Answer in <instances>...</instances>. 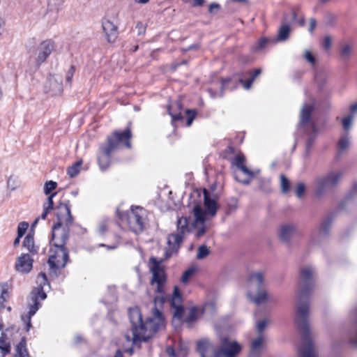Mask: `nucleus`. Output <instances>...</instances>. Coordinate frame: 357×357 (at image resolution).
Masks as SVG:
<instances>
[{"label":"nucleus","instance_id":"19","mask_svg":"<svg viewBox=\"0 0 357 357\" xmlns=\"http://www.w3.org/2000/svg\"><path fill=\"white\" fill-rule=\"evenodd\" d=\"M332 220L330 218L324 219L319 227L312 231L310 235L311 243H319V241L326 238L328 234L331 226Z\"/></svg>","mask_w":357,"mask_h":357},{"label":"nucleus","instance_id":"42","mask_svg":"<svg viewBox=\"0 0 357 357\" xmlns=\"http://www.w3.org/2000/svg\"><path fill=\"white\" fill-rule=\"evenodd\" d=\"M354 117L352 114H349L342 120V126L345 130H349L351 128Z\"/></svg>","mask_w":357,"mask_h":357},{"label":"nucleus","instance_id":"6","mask_svg":"<svg viewBox=\"0 0 357 357\" xmlns=\"http://www.w3.org/2000/svg\"><path fill=\"white\" fill-rule=\"evenodd\" d=\"M247 285V296L252 303L259 305L267 301L268 296L264 287V276L261 272L250 273Z\"/></svg>","mask_w":357,"mask_h":357},{"label":"nucleus","instance_id":"18","mask_svg":"<svg viewBox=\"0 0 357 357\" xmlns=\"http://www.w3.org/2000/svg\"><path fill=\"white\" fill-rule=\"evenodd\" d=\"M182 298L179 289L177 287H174V292L170 300L171 306L174 308L173 322L178 321L180 323L184 309L181 305Z\"/></svg>","mask_w":357,"mask_h":357},{"label":"nucleus","instance_id":"45","mask_svg":"<svg viewBox=\"0 0 357 357\" xmlns=\"http://www.w3.org/2000/svg\"><path fill=\"white\" fill-rule=\"evenodd\" d=\"M29 227V224L26 222H21L19 223L17 227V236L19 237H22L25 234L27 228Z\"/></svg>","mask_w":357,"mask_h":357},{"label":"nucleus","instance_id":"25","mask_svg":"<svg viewBox=\"0 0 357 357\" xmlns=\"http://www.w3.org/2000/svg\"><path fill=\"white\" fill-rule=\"evenodd\" d=\"M354 52V45L348 42H342L340 45V58L342 62H348Z\"/></svg>","mask_w":357,"mask_h":357},{"label":"nucleus","instance_id":"54","mask_svg":"<svg viewBox=\"0 0 357 357\" xmlns=\"http://www.w3.org/2000/svg\"><path fill=\"white\" fill-rule=\"evenodd\" d=\"M220 8V6L217 3H212L208 8L210 13H217Z\"/></svg>","mask_w":357,"mask_h":357},{"label":"nucleus","instance_id":"30","mask_svg":"<svg viewBox=\"0 0 357 357\" xmlns=\"http://www.w3.org/2000/svg\"><path fill=\"white\" fill-rule=\"evenodd\" d=\"M13 357H30L26 348V341L23 337L15 347Z\"/></svg>","mask_w":357,"mask_h":357},{"label":"nucleus","instance_id":"55","mask_svg":"<svg viewBox=\"0 0 357 357\" xmlns=\"http://www.w3.org/2000/svg\"><path fill=\"white\" fill-rule=\"evenodd\" d=\"M136 29L138 31V35H143L145 33L146 31V26L142 22H138L136 25Z\"/></svg>","mask_w":357,"mask_h":357},{"label":"nucleus","instance_id":"12","mask_svg":"<svg viewBox=\"0 0 357 357\" xmlns=\"http://www.w3.org/2000/svg\"><path fill=\"white\" fill-rule=\"evenodd\" d=\"M50 252L48 264L50 269L56 273L57 270L66 266L68 259V251L65 246H61L54 247L50 250Z\"/></svg>","mask_w":357,"mask_h":357},{"label":"nucleus","instance_id":"50","mask_svg":"<svg viewBox=\"0 0 357 357\" xmlns=\"http://www.w3.org/2000/svg\"><path fill=\"white\" fill-rule=\"evenodd\" d=\"M75 71V67L73 66H71L70 67L69 70H68V72L66 73V81L67 83H68V84L71 83L72 78L74 75Z\"/></svg>","mask_w":357,"mask_h":357},{"label":"nucleus","instance_id":"5","mask_svg":"<svg viewBox=\"0 0 357 357\" xmlns=\"http://www.w3.org/2000/svg\"><path fill=\"white\" fill-rule=\"evenodd\" d=\"M38 287L34 288L31 292V299L32 303L29 305L27 314L22 315V319L26 323V331H29L31 328V318L33 316L40 307V301H43L47 296L45 291L50 289V284L47 282L45 273H40L36 280Z\"/></svg>","mask_w":357,"mask_h":357},{"label":"nucleus","instance_id":"13","mask_svg":"<svg viewBox=\"0 0 357 357\" xmlns=\"http://www.w3.org/2000/svg\"><path fill=\"white\" fill-rule=\"evenodd\" d=\"M314 109V105L312 103H305L301 109L300 112V122L298 127L301 128L307 124H310L311 129L314 134L316 133L317 129L313 123L311 122V114ZM315 135H310L306 142V149H309L313 144Z\"/></svg>","mask_w":357,"mask_h":357},{"label":"nucleus","instance_id":"9","mask_svg":"<svg viewBox=\"0 0 357 357\" xmlns=\"http://www.w3.org/2000/svg\"><path fill=\"white\" fill-rule=\"evenodd\" d=\"M344 172L342 170L337 169L331 171L326 174L318 177L314 181L316 194L321 196L326 192L336 187L341 181Z\"/></svg>","mask_w":357,"mask_h":357},{"label":"nucleus","instance_id":"56","mask_svg":"<svg viewBox=\"0 0 357 357\" xmlns=\"http://www.w3.org/2000/svg\"><path fill=\"white\" fill-rule=\"evenodd\" d=\"M316 26H317L316 20L314 18H310L308 31L310 33H312L314 29H315Z\"/></svg>","mask_w":357,"mask_h":357},{"label":"nucleus","instance_id":"39","mask_svg":"<svg viewBox=\"0 0 357 357\" xmlns=\"http://www.w3.org/2000/svg\"><path fill=\"white\" fill-rule=\"evenodd\" d=\"M57 186V183L53 181H47L44 185V193L46 195L50 196L52 193V191L54 190Z\"/></svg>","mask_w":357,"mask_h":357},{"label":"nucleus","instance_id":"27","mask_svg":"<svg viewBox=\"0 0 357 357\" xmlns=\"http://www.w3.org/2000/svg\"><path fill=\"white\" fill-rule=\"evenodd\" d=\"M0 350L1 354L0 357H4L6 354L10 351V344L8 341L6 335L4 333L2 325L0 323Z\"/></svg>","mask_w":357,"mask_h":357},{"label":"nucleus","instance_id":"23","mask_svg":"<svg viewBox=\"0 0 357 357\" xmlns=\"http://www.w3.org/2000/svg\"><path fill=\"white\" fill-rule=\"evenodd\" d=\"M46 88L49 89L52 95H59L63 91L62 81L56 75H50L48 77Z\"/></svg>","mask_w":357,"mask_h":357},{"label":"nucleus","instance_id":"63","mask_svg":"<svg viewBox=\"0 0 357 357\" xmlns=\"http://www.w3.org/2000/svg\"><path fill=\"white\" fill-rule=\"evenodd\" d=\"M75 342H76V343H79V342H82V336H81V335H75Z\"/></svg>","mask_w":357,"mask_h":357},{"label":"nucleus","instance_id":"10","mask_svg":"<svg viewBox=\"0 0 357 357\" xmlns=\"http://www.w3.org/2000/svg\"><path fill=\"white\" fill-rule=\"evenodd\" d=\"M146 211L139 206H132L131 211L128 215L129 228L135 234L141 233L146 225Z\"/></svg>","mask_w":357,"mask_h":357},{"label":"nucleus","instance_id":"17","mask_svg":"<svg viewBox=\"0 0 357 357\" xmlns=\"http://www.w3.org/2000/svg\"><path fill=\"white\" fill-rule=\"evenodd\" d=\"M55 214L57 218V222L66 226H71L73 218L70 213V205L69 202L60 203L55 208Z\"/></svg>","mask_w":357,"mask_h":357},{"label":"nucleus","instance_id":"61","mask_svg":"<svg viewBox=\"0 0 357 357\" xmlns=\"http://www.w3.org/2000/svg\"><path fill=\"white\" fill-rule=\"evenodd\" d=\"M229 82H230V79H225L222 80L221 87L222 89L227 87V84Z\"/></svg>","mask_w":357,"mask_h":357},{"label":"nucleus","instance_id":"32","mask_svg":"<svg viewBox=\"0 0 357 357\" xmlns=\"http://www.w3.org/2000/svg\"><path fill=\"white\" fill-rule=\"evenodd\" d=\"M353 313L354 314L356 320L349 333V339L351 344L357 347V307L353 310Z\"/></svg>","mask_w":357,"mask_h":357},{"label":"nucleus","instance_id":"35","mask_svg":"<svg viewBox=\"0 0 357 357\" xmlns=\"http://www.w3.org/2000/svg\"><path fill=\"white\" fill-rule=\"evenodd\" d=\"M261 69H255L253 74H250V78L245 82L242 79H240V82L243 84L244 89H249L254 82L255 79L261 74Z\"/></svg>","mask_w":357,"mask_h":357},{"label":"nucleus","instance_id":"49","mask_svg":"<svg viewBox=\"0 0 357 357\" xmlns=\"http://www.w3.org/2000/svg\"><path fill=\"white\" fill-rule=\"evenodd\" d=\"M107 226H108V221L105 220H102L98 226V231L100 235H104L107 230Z\"/></svg>","mask_w":357,"mask_h":357},{"label":"nucleus","instance_id":"20","mask_svg":"<svg viewBox=\"0 0 357 357\" xmlns=\"http://www.w3.org/2000/svg\"><path fill=\"white\" fill-rule=\"evenodd\" d=\"M33 259L29 254H22L17 258L15 263V269L20 273H27L33 267Z\"/></svg>","mask_w":357,"mask_h":357},{"label":"nucleus","instance_id":"14","mask_svg":"<svg viewBox=\"0 0 357 357\" xmlns=\"http://www.w3.org/2000/svg\"><path fill=\"white\" fill-rule=\"evenodd\" d=\"M70 227L56 223L52 227V241L54 247L65 246L69 238Z\"/></svg>","mask_w":357,"mask_h":357},{"label":"nucleus","instance_id":"3","mask_svg":"<svg viewBox=\"0 0 357 357\" xmlns=\"http://www.w3.org/2000/svg\"><path fill=\"white\" fill-rule=\"evenodd\" d=\"M219 340L218 349L214 348L207 339L199 340L197 350L201 357H236L241 352V344L228 335H220Z\"/></svg>","mask_w":357,"mask_h":357},{"label":"nucleus","instance_id":"37","mask_svg":"<svg viewBox=\"0 0 357 357\" xmlns=\"http://www.w3.org/2000/svg\"><path fill=\"white\" fill-rule=\"evenodd\" d=\"M280 178L282 192L286 194L290 190V181L284 174H281Z\"/></svg>","mask_w":357,"mask_h":357},{"label":"nucleus","instance_id":"28","mask_svg":"<svg viewBox=\"0 0 357 357\" xmlns=\"http://www.w3.org/2000/svg\"><path fill=\"white\" fill-rule=\"evenodd\" d=\"M266 337L265 335H258V337L251 342V354L254 355L259 353L263 348L266 342Z\"/></svg>","mask_w":357,"mask_h":357},{"label":"nucleus","instance_id":"7","mask_svg":"<svg viewBox=\"0 0 357 357\" xmlns=\"http://www.w3.org/2000/svg\"><path fill=\"white\" fill-rule=\"evenodd\" d=\"M190 219V218L184 216L178 218L176 232L169 234L167 238V257H170L173 254L178 251L183 238L191 231L193 227L192 222H189Z\"/></svg>","mask_w":357,"mask_h":357},{"label":"nucleus","instance_id":"24","mask_svg":"<svg viewBox=\"0 0 357 357\" xmlns=\"http://www.w3.org/2000/svg\"><path fill=\"white\" fill-rule=\"evenodd\" d=\"M182 107V103L180 100L171 102L167 106L168 114L171 116L173 121H179L183 119L181 114Z\"/></svg>","mask_w":357,"mask_h":357},{"label":"nucleus","instance_id":"59","mask_svg":"<svg viewBox=\"0 0 357 357\" xmlns=\"http://www.w3.org/2000/svg\"><path fill=\"white\" fill-rule=\"evenodd\" d=\"M335 17H334L331 15H328L327 20H326L327 25H329V26L333 25V21L335 20Z\"/></svg>","mask_w":357,"mask_h":357},{"label":"nucleus","instance_id":"46","mask_svg":"<svg viewBox=\"0 0 357 357\" xmlns=\"http://www.w3.org/2000/svg\"><path fill=\"white\" fill-rule=\"evenodd\" d=\"M305 190V186L303 183H298L295 188V194L298 198L303 197Z\"/></svg>","mask_w":357,"mask_h":357},{"label":"nucleus","instance_id":"36","mask_svg":"<svg viewBox=\"0 0 357 357\" xmlns=\"http://www.w3.org/2000/svg\"><path fill=\"white\" fill-rule=\"evenodd\" d=\"M290 29L289 25L284 24H282L278 31V39L280 40H285L289 37Z\"/></svg>","mask_w":357,"mask_h":357},{"label":"nucleus","instance_id":"52","mask_svg":"<svg viewBox=\"0 0 357 357\" xmlns=\"http://www.w3.org/2000/svg\"><path fill=\"white\" fill-rule=\"evenodd\" d=\"M196 318H197V311L195 309H192L190 311L188 317L186 318V321L189 322V323L194 321L196 319Z\"/></svg>","mask_w":357,"mask_h":357},{"label":"nucleus","instance_id":"51","mask_svg":"<svg viewBox=\"0 0 357 357\" xmlns=\"http://www.w3.org/2000/svg\"><path fill=\"white\" fill-rule=\"evenodd\" d=\"M305 59L311 64H314L315 63V58L314 57V56L312 54V53L308 51V50H305Z\"/></svg>","mask_w":357,"mask_h":357},{"label":"nucleus","instance_id":"41","mask_svg":"<svg viewBox=\"0 0 357 357\" xmlns=\"http://www.w3.org/2000/svg\"><path fill=\"white\" fill-rule=\"evenodd\" d=\"M268 320L267 319H262L260 321H258L256 324V331L258 333V335H264L263 332L266 329L267 325H268Z\"/></svg>","mask_w":357,"mask_h":357},{"label":"nucleus","instance_id":"58","mask_svg":"<svg viewBox=\"0 0 357 357\" xmlns=\"http://www.w3.org/2000/svg\"><path fill=\"white\" fill-rule=\"evenodd\" d=\"M357 112V102L350 106V114L354 116V114Z\"/></svg>","mask_w":357,"mask_h":357},{"label":"nucleus","instance_id":"29","mask_svg":"<svg viewBox=\"0 0 357 357\" xmlns=\"http://www.w3.org/2000/svg\"><path fill=\"white\" fill-rule=\"evenodd\" d=\"M23 246L31 253H36L38 248L34 245L33 233L29 232L23 241Z\"/></svg>","mask_w":357,"mask_h":357},{"label":"nucleus","instance_id":"34","mask_svg":"<svg viewBox=\"0 0 357 357\" xmlns=\"http://www.w3.org/2000/svg\"><path fill=\"white\" fill-rule=\"evenodd\" d=\"M82 165V160H80L70 166L67 169V173L70 178H73L78 175Z\"/></svg>","mask_w":357,"mask_h":357},{"label":"nucleus","instance_id":"47","mask_svg":"<svg viewBox=\"0 0 357 357\" xmlns=\"http://www.w3.org/2000/svg\"><path fill=\"white\" fill-rule=\"evenodd\" d=\"M268 41H269V40L267 38H261L258 41L257 45L254 47V50L255 51L262 50L264 48H265V47L266 46Z\"/></svg>","mask_w":357,"mask_h":357},{"label":"nucleus","instance_id":"62","mask_svg":"<svg viewBox=\"0 0 357 357\" xmlns=\"http://www.w3.org/2000/svg\"><path fill=\"white\" fill-rule=\"evenodd\" d=\"M298 24L301 26H303L305 25V18L303 16H302L299 20H297Z\"/></svg>","mask_w":357,"mask_h":357},{"label":"nucleus","instance_id":"43","mask_svg":"<svg viewBox=\"0 0 357 357\" xmlns=\"http://www.w3.org/2000/svg\"><path fill=\"white\" fill-rule=\"evenodd\" d=\"M7 185L9 189L13 191L20 187V183L16 178L10 176L8 179Z\"/></svg>","mask_w":357,"mask_h":357},{"label":"nucleus","instance_id":"57","mask_svg":"<svg viewBox=\"0 0 357 357\" xmlns=\"http://www.w3.org/2000/svg\"><path fill=\"white\" fill-rule=\"evenodd\" d=\"M166 353L168 354L169 357H174L176 356L175 351L173 347H168L166 349Z\"/></svg>","mask_w":357,"mask_h":357},{"label":"nucleus","instance_id":"38","mask_svg":"<svg viewBox=\"0 0 357 357\" xmlns=\"http://www.w3.org/2000/svg\"><path fill=\"white\" fill-rule=\"evenodd\" d=\"M193 223H194V221L192 222V227H193L192 229L193 228L196 229V231H195L196 237L200 238L202 236H204L205 234L206 230V227L205 226V222L204 223H198L196 225H194Z\"/></svg>","mask_w":357,"mask_h":357},{"label":"nucleus","instance_id":"15","mask_svg":"<svg viewBox=\"0 0 357 357\" xmlns=\"http://www.w3.org/2000/svg\"><path fill=\"white\" fill-rule=\"evenodd\" d=\"M298 232V227L296 224L292 222H284L279 226L277 235L280 242L287 245H290L293 236L296 235Z\"/></svg>","mask_w":357,"mask_h":357},{"label":"nucleus","instance_id":"22","mask_svg":"<svg viewBox=\"0 0 357 357\" xmlns=\"http://www.w3.org/2000/svg\"><path fill=\"white\" fill-rule=\"evenodd\" d=\"M56 195V192H53V194H52L50 196H48L46 202L43 205V211L41 215L38 217L37 218H36L35 220L33 221V222L31 224V232L33 233V229L38 224L39 220L40 219L45 220L46 218L47 214L49 213V212L51 211L54 208H53V206H54L53 198L55 197Z\"/></svg>","mask_w":357,"mask_h":357},{"label":"nucleus","instance_id":"53","mask_svg":"<svg viewBox=\"0 0 357 357\" xmlns=\"http://www.w3.org/2000/svg\"><path fill=\"white\" fill-rule=\"evenodd\" d=\"M332 39L329 36L324 38L323 41V47L325 50H329L331 47Z\"/></svg>","mask_w":357,"mask_h":357},{"label":"nucleus","instance_id":"48","mask_svg":"<svg viewBox=\"0 0 357 357\" xmlns=\"http://www.w3.org/2000/svg\"><path fill=\"white\" fill-rule=\"evenodd\" d=\"M185 113L188 115L186 124L188 126H190L192 124L194 119L195 118L196 112L192 109H186Z\"/></svg>","mask_w":357,"mask_h":357},{"label":"nucleus","instance_id":"40","mask_svg":"<svg viewBox=\"0 0 357 357\" xmlns=\"http://www.w3.org/2000/svg\"><path fill=\"white\" fill-rule=\"evenodd\" d=\"M208 254L209 250L207 248V246L205 245H202L199 247L196 257L197 259H202L206 257L208 255Z\"/></svg>","mask_w":357,"mask_h":357},{"label":"nucleus","instance_id":"21","mask_svg":"<svg viewBox=\"0 0 357 357\" xmlns=\"http://www.w3.org/2000/svg\"><path fill=\"white\" fill-rule=\"evenodd\" d=\"M102 26L105 33L107 40L109 43H113L118 36V28L109 20L103 19L102 21Z\"/></svg>","mask_w":357,"mask_h":357},{"label":"nucleus","instance_id":"16","mask_svg":"<svg viewBox=\"0 0 357 357\" xmlns=\"http://www.w3.org/2000/svg\"><path fill=\"white\" fill-rule=\"evenodd\" d=\"M54 49V43L51 40L41 42L36 49L37 56L35 59L36 67L38 68L44 63Z\"/></svg>","mask_w":357,"mask_h":357},{"label":"nucleus","instance_id":"44","mask_svg":"<svg viewBox=\"0 0 357 357\" xmlns=\"http://www.w3.org/2000/svg\"><path fill=\"white\" fill-rule=\"evenodd\" d=\"M195 271V269L192 267L189 268L188 269L185 271L181 277V282L183 283H187L192 277V275L194 274Z\"/></svg>","mask_w":357,"mask_h":357},{"label":"nucleus","instance_id":"64","mask_svg":"<svg viewBox=\"0 0 357 357\" xmlns=\"http://www.w3.org/2000/svg\"><path fill=\"white\" fill-rule=\"evenodd\" d=\"M114 357H123V355L120 350H117Z\"/></svg>","mask_w":357,"mask_h":357},{"label":"nucleus","instance_id":"8","mask_svg":"<svg viewBox=\"0 0 357 357\" xmlns=\"http://www.w3.org/2000/svg\"><path fill=\"white\" fill-rule=\"evenodd\" d=\"M216 199V196L212 197L207 190H204V204L205 210L199 204L194 206L192 209L195 217L194 225L198 223H204L207 216L214 217L216 215L218 209Z\"/></svg>","mask_w":357,"mask_h":357},{"label":"nucleus","instance_id":"11","mask_svg":"<svg viewBox=\"0 0 357 357\" xmlns=\"http://www.w3.org/2000/svg\"><path fill=\"white\" fill-rule=\"evenodd\" d=\"M149 270L152 273L151 284H157L156 291L162 294L163 292V285L166 282V275L161 261H158L155 257L150 259Z\"/></svg>","mask_w":357,"mask_h":357},{"label":"nucleus","instance_id":"1","mask_svg":"<svg viewBox=\"0 0 357 357\" xmlns=\"http://www.w3.org/2000/svg\"><path fill=\"white\" fill-rule=\"evenodd\" d=\"M314 270L304 267L300 273V289L296 296V321L302 333V345L298 348L299 357H317L310 339L308 294L314 288Z\"/></svg>","mask_w":357,"mask_h":357},{"label":"nucleus","instance_id":"31","mask_svg":"<svg viewBox=\"0 0 357 357\" xmlns=\"http://www.w3.org/2000/svg\"><path fill=\"white\" fill-rule=\"evenodd\" d=\"M10 287L8 283L0 284V309L4 307V303L9 296Z\"/></svg>","mask_w":357,"mask_h":357},{"label":"nucleus","instance_id":"26","mask_svg":"<svg viewBox=\"0 0 357 357\" xmlns=\"http://www.w3.org/2000/svg\"><path fill=\"white\" fill-rule=\"evenodd\" d=\"M245 160L244 155L239 153L231 160V164L241 169L244 174L253 177L255 176L254 172L248 169V167L243 165Z\"/></svg>","mask_w":357,"mask_h":357},{"label":"nucleus","instance_id":"33","mask_svg":"<svg viewBox=\"0 0 357 357\" xmlns=\"http://www.w3.org/2000/svg\"><path fill=\"white\" fill-rule=\"evenodd\" d=\"M349 139L347 135L342 136L337 144V154L342 155L349 147Z\"/></svg>","mask_w":357,"mask_h":357},{"label":"nucleus","instance_id":"2","mask_svg":"<svg viewBox=\"0 0 357 357\" xmlns=\"http://www.w3.org/2000/svg\"><path fill=\"white\" fill-rule=\"evenodd\" d=\"M129 319L130 329L126 333L125 338L134 345L148 341L163 324L162 313L155 307L153 317L148 318L145 322H143L141 312L137 307L129 310Z\"/></svg>","mask_w":357,"mask_h":357},{"label":"nucleus","instance_id":"60","mask_svg":"<svg viewBox=\"0 0 357 357\" xmlns=\"http://www.w3.org/2000/svg\"><path fill=\"white\" fill-rule=\"evenodd\" d=\"M194 6H202L204 3V0H192Z\"/></svg>","mask_w":357,"mask_h":357},{"label":"nucleus","instance_id":"4","mask_svg":"<svg viewBox=\"0 0 357 357\" xmlns=\"http://www.w3.org/2000/svg\"><path fill=\"white\" fill-rule=\"evenodd\" d=\"M131 137L132 134L129 128H126L123 132L114 131L111 136L107 137V142L100 147L101 153L98 157L101 171H105L109 167L112 153L120 144L123 143L127 148H130L129 140Z\"/></svg>","mask_w":357,"mask_h":357}]
</instances>
